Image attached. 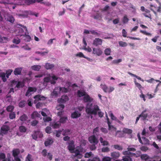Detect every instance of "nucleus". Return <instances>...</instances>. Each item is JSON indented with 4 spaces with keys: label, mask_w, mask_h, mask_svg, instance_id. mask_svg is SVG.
Returning <instances> with one entry per match:
<instances>
[{
    "label": "nucleus",
    "mask_w": 161,
    "mask_h": 161,
    "mask_svg": "<svg viewBox=\"0 0 161 161\" xmlns=\"http://www.w3.org/2000/svg\"><path fill=\"white\" fill-rule=\"evenodd\" d=\"M145 10V12L142 13V14L146 17L151 19V15L150 14V11L147 9H146Z\"/></svg>",
    "instance_id": "obj_20"
},
{
    "label": "nucleus",
    "mask_w": 161,
    "mask_h": 161,
    "mask_svg": "<svg viewBox=\"0 0 161 161\" xmlns=\"http://www.w3.org/2000/svg\"><path fill=\"white\" fill-rule=\"evenodd\" d=\"M68 148L71 153H73L72 151H74L75 149L74 142L72 140L69 143Z\"/></svg>",
    "instance_id": "obj_8"
},
{
    "label": "nucleus",
    "mask_w": 161,
    "mask_h": 161,
    "mask_svg": "<svg viewBox=\"0 0 161 161\" xmlns=\"http://www.w3.org/2000/svg\"><path fill=\"white\" fill-rule=\"evenodd\" d=\"M59 92L63 93H67L69 91V89L65 87H58Z\"/></svg>",
    "instance_id": "obj_33"
},
{
    "label": "nucleus",
    "mask_w": 161,
    "mask_h": 161,
    "mask_svg": "<svg viewBox=\"0 0 161 161\" xmlns=\"http://www.w3.org/2000/svg\"><path fill=\"white\" fill-rule=\"evenodd\" d=\"M14 107L13 105H9L6 108V110L8 112H11L13 110Z\"/></svg>",
    "instance_id": "obj_46"
},
{
    "label": "nucleus",
    "mask_w": 161,
    "mask_h": 161,
    "mask_svg": "<svg viewBox=\"0 0 161 161\" xmlns=\"http://www.w3.org/2000/svg\"><path fill=\"white\" fill-rule=\"evenodd\" d=\"M67 119V117H61L60 119L59 122L60 123H64L66 122Z\"/></svg>",
    "instance_id": "obj_48"
},
{
    "label": "nucleus",
    "mask_w": 161,
    "mask_h": 161,
    "mask_svg": "<svg viewBox=\"0 0 161 161\" xmlns=\"http://www.w3.org/2000/svg\"><path fill=\"white\" fill-rule=\"evenodd\" d=\"M120 155L119 153L118 152H114L111 153L112 158L114 159L118 158L119 157Z\"/></svg>",
    "instance_id": "obj_14"
},
{
    "label": "nucleus",
    "mask_w": 161,
    "mask_h": 161,
    "mask_svg": "<svg viewBox=\"0 0 161 161\" xmlns=\"http://www.w3.org/2000/svg\"><path fill=\"white\" fill-rule=\"evenodd\" d=\"M86 94V92L85 91L78 90L77 91V96L79 97L84 96Z\"/></svg>",
    "instance_id": "obj_22"
},
{
    "label": "nucleus",
    "mask_w": 161,
    "mask_h": 161,
    "mask_svg": "<svg viewBox=\"0 0 161 161\" xmlns=\"http://www.w3.org/2000/svg\"><path fill=\"white\" fill-rule=\"evenodd\" d=\"M81 115L80 113H78V112L75 111L72 113L71 117L72 118H76L79 117Z\"/></svg>",
    "instance_id": "obj_24"
},
{
    "label": "nucleus",
    "mask_w": 161,
    "mask_h": 161,
    "mask_svg": "<svg viewBox=\"0 0 161 161\" xmlns=\"http://www.w3.org/2000/svg\"><path fill=\"white\" fill-rule=\"evenodd\" d=\"M123 131L124 133L129 134H131L132 132L131 130L127 128H124Z\"/></svg>",
    "instance_id": "obj_36"
},
{
    "label": "nucleus",
    "mask_w": 161,
    "mask_h": 161,
    "mask_svg": "<svg viewBox=\"0 0 161 161\" xmlns=\"http://www.w3.org/2000/svg\"><path fill=\"white\" fill-rule=\"evenodd\" d=\"M41 67L39 65H34L31 67V68L34 70L38 71L41 69Z\"/></svg>",
    "instance_id": "obj_32"
},
{
    "label": "nucleus",
    "mask_w": 161,
    "mask_h": 161,
    "mask_svg": "<svg viewBox=\"0 0 161 161\" xmlns=\"http://www.w3.org/2000/svg\"><path fill=\"white\" fill-rule=\"evenodd\" d=\"M40 133L39 137H41L43 136V135L42 133H40V131L39 130H36L34 131V134H32V138L36 140L37 138V134Z\"/></svg>",
    "instance_id": "obj_13"
},
{
    "label": "nucleus",
    "mask_w": 161,
    "mask_h": 161,
    "mask_svg": "<svg viewBox=\"0 0 161 161\" xmlns=\"http://www.w3.org/2000/svg\"><path fill=\"white\" fill-rule=\"evenodd\" d=\"M22 69L23 68L22 67L15 68L14 71V75H21Z\"/></svg>",
    "instance_id": "obj_16"
},
{
    "label": "nucleus",
    "mask_w": 161,
    "mask_h": 161,
    "mask_svg": "<svg viewBox=\"0 0 161 161\" xmlns=\"http://www.w3.org/2000/svg\"><path fill=\"white\" fill-rule=\"evenodd\" d=\"M92 155V152H91L89 153H86L85 154V158H88L91 156Z\"/></svg>",
    "instance_id": "obj_59"
},
{
    "label": "nucleus",
    "mask_w": 161,
    "mask_h": 161,
    "mask_svg": "<svg viewBox=\"0 0 161 161\" xmlns=\"http://www.w3.org/2000/svg\"><path fill=\"white\" fill-rule=\"evenodd\" d=\"M26 101L24 100H22L19 104V107L22 108L25 106Z\"/></svg>",
    "instance_id": "obj_41"
},
{
    "label": "nucleus",
    "mask_w": 161,
    "mask_h": 161,
    "mask_svg": "<svg viewBox=\"0 0 161 161\" xmlns=\"http://www.w3.org/2000/svg\"><path fill=\"white\" fill-rule=\"evenodd\" d=\"M127 151H125L122 152V154L124 155H130L131 157L135 156L136 155L135 153L130 152V151L135 152L136 149L134 148L131 147L130 146H129L128 147Z\"/></svg>",
    "instance_id": "obj_2"
},
{
    "label": "nucleus",
    "mask_w": 161,
    "mask_h": 161,
    "mask_svg": "<svg viewBox=\"0 0 161 161\" xmlns=\"http://www.w3.org/2000/svg\"><path fill=\"white\" fill-rule=\"evenodd\" d=\"M53 142L52 139H47L45 142L44 144L46 146H48L49 145L52 144Z\"/></svg>",
    "instance_id": "obj_30"
},
{
    "label": "nucleus",
    "mask_w": 161,
    "mask_h": 161,
    "mask_svg": "<svg viewBox=\"0 0 161 161\" xmlns=\"http://www.w3.org/2000/svg\"><path fill=\"white\" fill-rule=\"evenodd\" d=\"M103 53V52L100 48H94L93 49L92 53L97 56H101Z\"/></svg>",
    "instance_id": "obj_6"
},
{
    "label": "nucleus",
    "mask_w": 161,
    "mask_h": 161,
    "mask_svg": "<svg viewBox=\"0 0 161 161\" xmlns=\"http://www.w3.org/2000/svg\"><path fill=\"white\" fill-rule=\"evenodd\" d=\"M13 43L16 44H19L20 42V40L18 38H14L13 40Z\"/></svg>",
    "instance_id": "obj_45"
},
{
    "label": "nucleus",
    "mask_w": 161,
    "mask_h": 161,
    "mask_svg": "<svg viewBox=\"0 0 161 161\" xmlns=\"http://www.w3.org/2000/svg\"><path fill=\"white\" fill-rule=\"evenodd\" d=\"M102 151L103 152H108L109 151V149L108 147H104L102 148Z\"/></svg>",
    "instance_id": "obj_62"
},
{
    "label": "nucleus",
    "mask_w": 161,
    "mask_h": 161,
    "mask_svg": "<svg viewBox=\"0 0 161 161\" xmlns=\"http://www.w3.org/2000/svg\"><path fill=\"white\" fill-rule=\"evenodd\" d=\"M83 100L85 103L91 102L93 100V99L91 98L87 94H86L84 97Z\"/></svg>",
    "instance_id": "obj_11"
},
{
    "label": "nucleus",
    "mask_w": 161,
    "mask_h": 161,
    "mask_svg": "<svg viewBox=\"0 0 161 161\" xmlns=\"http://www.w3.org/2000/svg\"><path fill=\"white\" fill-rule=\"evenodd\" d=\"M95 13L92 16L94 19L98 20H101L102 18V14L98 11H95Z\"/></svg>",
    "instance_id": "obj_3"
},
{
    "label": "nucleus",
    "mask_w": 161,
    "mask_h": 161,
    "mask_svg": "<svg viewBox=\"0 0 161 161\" xmlns=\"http://www.w3.org/2000/svg\"><path fill=\"white\" fill-rule=\"evenodd\" d=\"M119 46L121 47H125L127 45V43L125 42L119 41Z\"/></svg>",
    "instance_id": "obj_47"
},
{
    "label": "nucleus",
    "mask_w": 161,
    "mask_h": 161,
    "mask_svg": "<svg viewBox=\"0 0 161 161\" xmlns=\"http://www.w3.org/2000/svg\"><path fill=\"white\" fill-rule=\"evenodd\" d=\"M5 19L8 21L13 23L14 21V17L10 14H6L5 16Z\"/></svg>",
    "instance_id": "obj_12"
},
{
    "label": "nucleus",
    "mask_w": 161,
    "mask_h": 161,
    "mask_svg": "<svg viewBox=\"0 0 161 161\" xmlns=\"http://www.w3.org/2000/svg\"><path fill=\"white\" fill-rule=\"evenodd\" d=\"M129 20V19L127 18V15H125L123 18L122 22L123 23L125 24L127 23L128 22Z\"/></svg>",
    "instance_id": "obj_49"
},
{
    "label": "nucleus",
    "mask_w": 161,
    "mask_h": 161,
    "mask_svg": "<svg viewBox=\"0 0 161 161\" xmlns=\"http://www.w3.org/2000/svg\"><path fill=\"white\" fill-rule=\"evenodd\" d=\"M19 130L21 132H25L27 129L24 126H21L19 127Z\"/></svg>",
    "instance_id": "obj_40"
},
{
    "label": "nucleus",
    "mask_w": 161,
    "mask_h": 161,
    "mask_svg": "<svg viewBox=\"0 0 161 161\" xmlns=\"http://www.w3.org/2000/svg\"><path fill=\"white\" fill-rule=\"evenodd\" d=\"M84 49L85 50L89 53L91 52L92 51V50L91 48H90L89 47H84Z\"/></svg>",
    "instance_id": "obj_60"
},
{
    "label": "nucleus",
    "mask_w": 161,
    "mask_h": 161,
    "mask_svg": "<svg viewBox=\"0 0 161 161\" xmlns=\"http://www.w3.org/2000/svg\"><path fill=\"white\" fill-rule=\"evenodd\" d=\"M36 2L35 0H25V3L28 5H29L31 4L34 3Z\"/></svg>",
    "instance_id": "obj_38"
},
{
    "label": "nucleus",
    "mask_w": 161,
    "mask_h": 161,
    "mask_svg": "<svg viewBox=\"0 0 161 161\" xmlns=\"http://www.w3.org/2000/svg\"><path fill=\"white\" fill-rule=\"evenodd\" d=\"M103 161H111L110 158L108 157H106L103 159Z\"/></svg>",
    "instance_id": "obj_64"
},
{
    "label": "nucleus",
    "mask_w": 161,
    "mask_h": 161,
    "mask_svg": "<svg viewBox=\"0 0 161 161\" xmlns=\"http://www.w3.org/2000/svg\"><path fill=\"white\" fill-rule=\"evenodd\" d=\"M103 42V40L99 38H96L93 42V45L96 46L101 45Z\"/></svg>",
    "instance_id": "obj_10"
},
{
    "label": "nucleus",
    "mask_w": 161,
    "mask_h": 161,
    "mask_svg": "<svg viewBox=\"0 0 161 161\" xmlns=\"http://www.w3.org/2000/svg\"><path fill=\"white\" fill-rule=\"evenodd\" d=\"M110 116L112 120L116 121L120 124H121V122L114 115L113 113H111L110 114Z\"/></svg>",
    "instance_id": "obj_27"
},
{
    "label": "nucleus",
    "mask_w": 161,
    "mask_h": 161,
    "mask_svg": "<svg viewBox=\"0 0 161 161\" xmlns=\"http://www.w3.org/2000/svg\"><path fill=\"white\" fill-rule=\"evenodd\" d=\"M24 86V83L23 82L18 81L16 86V87L18 88H23Z\"/></svg>",
    "instance_id": "obj_31"
},
{
    "label": "nucleus",
    "mask_w": 161,
    "mask_h": 161,
    "mask_svg": "<svg viewBox=\"0 0 161 161\" xmlns=\"http://www.w3.org/2000/svg\"><path fill=\"white\" fill-rule=\"evenodd\" d=\"M100 86L104 92H107L108 88L107 86H106L105 84H101L100 85Z\"/></svg>",
    "instance_id": "obj_35"
},
{
    "label": "nucleus",
    "mask_w": 161,
    "mask_h": 161,
    "mask_svg": "<svg viewBox=\"0 0 161 161\" xmlns=\"http://www.w3.org/2000/svg\"><path fill=\"white\" fill-rule=\"evenodd\" d=\"M114 147L115 149L119 150H122L123 149L122 147L121 146L118 145H115L114 146Z\"/></svg>",
    "instance_id": "obj_54"
},
{
    "label": "nucleus",
    "mask_w": 161,
    "mask_h": 161,
    "mask_svg": "<svg viewBox=\"0 0 161 161\" xmlns=\"http://www.w3.org/2000/svg\"><path fill=\"white\" fill-rule=\"evenodd\" d=\"M25 161H33L32 158V156L28 154L25 158Z\"/></svg>",
    "instance_id": "obj_50"
},
{
    "label": "nucleus",
    "mask_w": 161,
    "mask_h": 161,
    "mask_svg": "<svg viewBox=\"0 0 161 161\" xmlns=\"http://www.w3.org/2000/svg\"><path fill=\"white\" fill-rule=\"evenodd\" d=\"M19 119L22 121H25L28 119V117L26 114H23L20 117Z\"/></svg>",
    "instance_id": "obj_34"
},
{
    "label": "nucleus",
    "mask_w": 161,
    "mask_h": 161,
    "mask_svg": "<svg viewBox=\"0 0 161 161\" xmlns=\"http://www.w3.org/2000/svg\"><path fill=\"white\" fill-rule=\"evenodd\" d=\"M141 158L145 161H152L151 160V158L147 154H142L141 156Z\"/></svg>",
    "instance_id": "obj_15"
},
{
    "label": "nucleus",
    "mask_w": 161,
    "mask_h": 161,
    "mask_svg": "<svg viewBox=\"0 0 161 161\" xmlns=\"http://www.w3.org/2000/svg\"><path fill=\"white\" fill-rule=\"evenodd\" d=\"M128 73L131 76L136 77L138 80H141L143 82L144 81V80L143 79H142L140 77H139L136 75L134 74L129 72H128Z\"/></svg>",
    "instance_id": "obj_37"
},
{
    "label": "nucleus",
    "mask_w": 161,
    "mask_h": 161,
    "mask_svg": "<svg viewBox=\"0 0 161 161\" xmlns=\"http://www.w3.org/2000/svg\"><path fill=\"white\" fill-rule=\"evenodd\" d=\"M83 151V148H81L80 149V150L78 149H76L75 151L73 152V153H75V157H77V158L80 159L82 157V155L80 153V152H82Z\"/></svg>",
    "instance_id": "obj_9"
},
{
    "label": "nucleus",
    "mask_w": 161,
    "mask_h": 161,
    "mask_svg": "<svg viewBox=\"0 0 161 161\" xmlns=\"http://www.w3.org/2000/svg\"><path fill=\"white\" fill-rule=\"evenodd\" d=\"M38 123V121L36 120H34L32 121L31 123V125L32 126H36Z\"/></svg>",
    "instance_id": "obj_56"
},
{
    "label": "nucleus",
    "mask_w": 161,
    "mask_h": 161,
    "mask_svg": "<svg viewBox=\"0 0 161 161\" xmlns=\"http://www.w3.org/2000/svg\"><path fill=\"white\" fill-rule=\"evenodd\" d=\"M90 32L91 33V34H92L93 35H97L98 36H100V34L99 33H97V32L96 31H95L93 30L90 31Z\"/></svg>",
    "instance_id": "obj_55"
},
{
    "label": "nucleus",
    "mask_w": 161,
    "mask_h": 161,
    "mask_svg": "<svg viewBox=\"0 0 161 161\" xmlns=\"http://www.w3.org/2000/svg\"><path fill=\"white\" fill-rule=\"evenodd\" d=\"M6 74L4 72H0V77L1 78L3 81L5 82L6 81L7 79L5 76Z\"/></svg>",
    "instance_id": "obj_25"
},
{
    "label": "nucleus",
    "mask_w": 161,
    "mask_h": 161,
    "mask_svg": "<svg viewBox=\"0 0 161 161\" xmlns=\"http://www.w3.org/2000/svg\"><path fill=\"white\" fill-rule=\"evenodd\" d=\"M37 90V89L36 87H29L28 88L27 91L25 93V96H28L30 92H36Z\"/></svg>",
    "instance_id": "obj_17"
},
{
    "label": "nucleus",
    "mask_w": 161,
    "mask_h": 161,
    "mask_svg": "<svg viewBox=\"0 0 161 161\" xmlns=\"http://www.w3.org/2000/svg\"><path fill=\"white\" fill-rule=\"evenodd\" d=\"M33 98L35 99L34 101L35 104H36L39 101L44 100L46 99V98L45 97L42 96L40 94H38L34 96Z\"/></svg>",
    "instance_id": "obj_5"
},
{
    "label": "nucleus",
    "mask_w": 161,
    "mask_h": 161,
    "mask_svg": "<svg viewBox=\"0 0 161 161\" xmlns=\"http://www.w3.org/2000/svg\"><path fill=\"white\" fill-rule=\"evenodd\" d=\"M13 71V70L12 69H8L6 71L5 74L10 75Z\"/></svg>",
    "instance_id": "obj_63"
},
{
    "label": "nucleus",
    "mask_w": 161,
    "mask_h": 161,
    "mask_svg": "<svg viewBox=\"0 0 161 161\" xmlns=\"http://www.w3.org/2000/svg\"><path fill=\"white\" fill-rule=\"evenodd\" d=\"M122 157V160L123 161H132V157L130 155H125Z\"/></svg>",
    "instance_id": "obj_21"
},
{
    "label": "nucleus",
    "mask_w": 161,
    "mask_h": 161,
    "mask_svg": "<svg viewBox=\"0 0 161 161\" xmlns=\"http://www.w3.org/2000/svg\"><path fill=\"white\" fill-rule=\"evenodd\" d=\"M9 130V127L7 125H3L1 128V132L4 134H6Z\"/></svg>",
    "instance_id": "obj_7"
},
{
    "label": "nucleus",
    "mask_w": 161,
    "mask_h": 161,
    "mask_svg": "<svg viewBox=\"0 0 161 161\" xmlns=\"http://www.w3.org/2000/svg\"><path fill=\"white\" fill-rule=\"evenodd\" d=\"M61 97L66 102L69 100V97L67 96L66 95H63Z\"/></svg>",
    "instance_id": "obj_61"
},
{
    "label": "nucleus",
    "mask_w": 161,
    "mask_h": 161,
    "mask_svg": "<svg viewBox=\"0 0 161 161\" xmlns=\"http://www.w3.org/2000/svg\"><path fill=\"white\" fill-rule=\"evenodd\" d=\"M15 114L14 112H11L9 114V118L11 119H13L15 118Z\"/></svg>",
    "instance_id": "obj_43"
},
{
    "label": "nucleus",
    "mask_w": 161,
    "mask_h": 161,
    "mask_svg": "<svg viewBox=\"0 0 161 161\" xmlns=\"http://www.w3.org/2000/svg\"><path fill=\"white\" fill-rule=\"evenodd\" d=\"M104 53L105 54L107 55L108 56L110 55V53L111 52V49L109 48H106L104 50Z\"/></svg>",
    "instance_id": "obj_42"
},
{
    "label": "nucleus",
    "mask_w": 161,
    "mask_h": 161,
    "mask_svg": "<svg viewBox=\"0 0 161 161\" xmlns=\"http://www.w3.org/2000/svg\"><path fill=\"white\" fill-rule=\"evenodd\" d=\"M55 131L56 132V136L57 137H59L60 136L62 131L61 130H56Z\"/></svg>",
    "instance_id": "obj_52"
},
{
    "label": "nucleus",
    "mask_w": 161,
    "mask_h": 161,
    "mask_svg": "<svg viewBox=\"0 0 161 161\" xmlns=\"http://www.w3.org/2000/svg\"><path fill=\"white\" fill-rule=\"evenodd\" d=\"M110 127L108 126V129L109 130L111 131H116V128L114 127L113 125H111V124H110Z\"/></svg>",
    "instance_id": "obj_51"
},
{
    "label": "nucleus",
    "mask_w": 161,
    "mask_h": 161,
    "mask_svg": "<svg viewBox=\"0 0 161 161\" xmlns=\"http://www.w3.org/2000/svg\"><path fill=\"white\" fill-rule=\"evenodd\" d=\"M88 140L91 143L97 144L98 142V140L96 136L94 135H92L88 138Z\"/></svg>",
    "instance_id": "obj_4"
},
{
    "label": "nucleus",
    "mask_w": 161,
    "mask_h": 161,
    "mask_svg": "<svg viewBox=\"0 0 161 161\" xmlns=\"http://www.w3.org/2000/svg\"><path fill=\"white\" fill-rule=\"evenodd\" d=\"M147 111L146 109L143 111L142 113L140 115L141 116V119L142 120H145L148 116V114L145 113Z\"/></svg>",
    "instance_id": "obj_19"
},
{
    "label": "nucleus",
    "mask_w": 161,
    "mask_h": 161,
    "mask_svg": "<svg viewBox=\"0 0 161 161\" xmlns=\"http://www.w3.org/2000/svg\"><path fill=\"white\" fill-rule=\"evenodd\" d=\"M40 116V114L36 111L34 112L31 115V117L32 119H34L36 117L39 118Z\"/></svg>",
    "instance_id": "obj_23"
},
{
    "label": "nucleus",
    "mask_w": 161,
    "mask_h": 161,
    "mask_svg": "<svg viewBox=\"0 0 161 161\" xmlns=\"http://www.w3.org/2000/svg\"><path fill=\"white\" fill-rule=\"evenodd\" d=\"M76 57H78L80 58L83 57L84 58H85V56L84 55L83 53L81 52H79L76 54Z\"/></svg>",
    "instance_id": "obj_53"
},
{
    "label": "nucleus",
    "mask_w": 161,
    "mask_h": 161,
    "mask_svg": "<svg viewBox=\"0 0 161 161\" xmlns=\"http://www.w3.org/2000/svg\"><path fill=\"white\" fill-rule=\"evenodd\" d=\"M45 131L47 133L49 134L51 133V128L49 126H47L45 129Z\"/></svg>",
    "instance_id": "obj_58"
},
{
    "label": "nucleus",
    "mask_w": 161,
    "mask_h": 161,
    "mask_svg": "<svg viewBox=\"0 0 161 161\" xmlns=\"http://www.w3.org/2000/svg\"><path fill=\"white\" fill-rule=\"evenodd\" d=\"M61 125L59 122H57L52 124V126L54 129L59 128Z\"/></svg>",
    "instance_id": "obj_28"
},
{
    "label": "nucleus",
    "mask_w": 161,
    "mask_h": 161,
    "mask_svg": "<svg viewBox=\"0 0 161 161\" xmlns=\"http://www.w3.org/2000/svg\"><path fill=\"white\" fill-rule=\"evenodd\" d=\"M100 110L99 107L97 105H94L92 110L90 107L86 108V112L88 114H93L96 115L97 112Z\"/></svg>",
    "instance_id": "obj_1"
},
{
    "label": "nucleus",
    "mask_w": 161,
    "mask_h": 161,
    "mask_svg": "<svg viewBox=\"0 0 161 161\" xmlns=\"http://www.w3.org/2000/svg\"><path fill=\"white\" fill-rule=\"evenodd\" d=\"M134 82L136 86L139 89V90H141V88H143L141 85L140 83L137 82L136 79H134Z\"/></svg>",
    "instance_id": "obj_39"
},
{
    "label": "nucleus",
    "mask_w": 161,
    "mask_h": 161,
    "mask_svg": "<svg viewBox=\"0 0 161 161\" xmlns=\"http://www.w3.org/2000/svg\"><path fill=\"white\" fill-rule=\"evenodd\" d=\"M8 41V38L6 37H2L0 36V43H6Z\"/></svg>",
    "instance_id": "obj_26"
},
{
    "label": "nucleus",
    "mask_w": 161,
    "mask_h": 161,
    "mask_svg": "<svg viewBox=\"0 0 161 161\" xmlns=\"http://www.w3.org/2000/svg\"><path fill=\"white\" fill-rule=\"evenodd\" d=\"M20 153V151L19 149H14L12 151V155L14 158L18 157Z\"/></svg>",
    "instance_id": "obj_18"
},
{
    "label": "nucleus",
    "mask_w": 161,
    "mask_h": 161,
    "mask_svg": "<svg viewBox=\"0 0 161 161\" xmlns=\"http://www.w3.org/2000/svg\"><path fill=\"white\" fill-rule=\"evenodd\" d=\"M58 88V87L55 88L54 90L52 92V95H53L55 96H57L58 95V92L57 91H56V90Z\"/></svg>",
    "instance_id": "obj_57"
},
{
    "label": "nucleus",
    "mask_w": 161,
    "mask_h": 161,
    "mask_svg": "<svg viewBox=\"0 0 161 161\" xmlns=\"http://www.w3.org/2000/svg\"><path fill=\"white\" fill-rule=\"evenodd\" d=\"M54 67V65L53 64L49 63H46L45 66V68L47 69H51Z\"/></svg>",
    "instance_id": "obj_29"
},
{
    "label": "nucleus",
    "mask_w": 161,
    "mask_h": 161,
    "mask_svg": "<svg viewBox=\"0 0 161 161\" xmlns=\"http://www.w3.org/2000/svg\"><path fill=\"white\" fill-rule=\"evenodd\" d=\"M19 35L20 36H24L26 35V33L22 28H19Z\"/></svg>",
    "instance_id": "obj_44"
}]
</instances>
